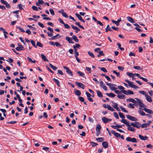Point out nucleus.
Returning <instances> with one entry per match:
<instances>
[{"label":"nucleus","instance_id":"nucleus-63","mask_svg":"<svg viewBox=\"0 0 153 153\" xmlns=\"http://www.w3.org/2000/svg\"><path fill=\"white\" fill-rule=\"evenodd\" d=\"M129 55L130 56H135V53H133L132 52H130L129 53Z\"/></svg>","mask_w":153,"mask_h":153},{"label":"nucleus","instance_id":"nucleus-43","mask_svg":"<svg viewBox=\"0 0 153 153\" xmlns=\"http://www.w3.org/2000/svg\"><path fill=\"white\" fill-rule=\"evenodd\" d=\"M75 15L77 16L79 19L81 20L82 19L81 16L77 13H76Z\"/></svg>","mask_w":153,"mask_h":153},{"label":"nucleus","instance_id":"nucleus-52","mask_svg":"<svg viewBox=\"0 0 153 153\" xmlns=\"http://www.w3.org/2000/svg\"><path fill=\"white\" fill-rule=\"evenodd\" d=\"M115 134L114 136L117 138H120L121 136V134L118 133H116Z\"/></svg>","mask_w":153,"mask_h":153},{"label":"nucleus","instance_id":"nucleus-48","mask_svg":"<svg viewBox=\"0 0 153 153\" xmlns=\"http://www.w3.org/2000/svg\"><path fill=\"white\" fill-rule=\"evenodd\" d=\"M99 68H100L101 70L104 72H107V70L104 67Z\"/></svg>","mask_w":153,"mask_h":153},{"label":"nucleus","instance_id":"nucleus-30","mask_svg":"<svg viewBox=\"0 0 153 153\" xmlns=\"http://www.w3.org/2000/svg\"><path fill=\"white\" fill-rule=\"evenodd\" d=\"M125 95L123 94H122L121 95H117V97L118 98L122 99H124L125 98Z\"/></svg>","mask_w":153,"mask_h":153},{"label":"nucleus","instance_id":"nucleus-56","mask_svg":"<svg viewBox=\"0 0 153 153\" xmlns=\"http://www.w3.org/2000/svg\"><path fill=\"white\" fill-rule=\"evenodd\" d=\"M134 100V99L133 98H130L128 99H127L126 100V101L127 102H133Z\"/></svg>","mask_w":153,"mask_h":153},{"label":"nucleus","instance_id":"nucleus-38","mask_svg":"<svg viewBox=\"0 0 153 153\" xmlns=\"http://www.w3.org/2000/svg\"><path fill=\"white\" fill-rule=\"evenodd\" d=\"M115 86H112L111 85L109 87L110 89L112 91H114L116 90L117 89V88L116 87H114Z\"/></svg>","mask_w":153,"mask_h":153},{"label":"nucleus","instance_id":"nucleus-42","mask_svg":"<svg viewBox=\"0 0 153 153\" xmlns=\"http://www.w3.org/2000/svg\"><path fill=\"white\" fill-rule=\"evenodd\" d=\"M119 114L120 117L123 118V119H124L125 118V116L122 113L119 112Z\"/></svg>","mask_w":153,"mask_h":153},{"label":"nucleus","instance_id":"nucleus-44","mask_svg":"<svg viewBox=\"0 0 153 153\" xmlns=\"http://www.w3.org/2000/svg\"><path fill=\"white\" fill-rule=\"evenodd\" d=\"M88 54L91 57H92L93 58L95 57V56L94 55V54L93 53L91 52L90 51H88Z\"/></svg>","mask_w":153,"mask_h":153},{"label":"nucleus","instance_id":"nucleus-51","mask_svg":"<svg viewBox=\"0 0 153 153\" xmlns=\"http://www.w3.org/2000/svg\"><path fill=\"white\" fill-rule=\"evenodd\" d=\"M27 59H28V60L30 62L33 63H35V60H32V59L31 58H30V57H27Z\"/></svg>","mask_w":153,"mask_h":153},{"label":"nucleus","instance_id":"nucleus-8","mask_svg":"<svg viewBox=\"0 0 153 153\" xmlns=\"http://www.w3.org/2000/svg\"><path fill=\"white\" fill-rule=\"evenodd\" d=\"M137 101L138 102V104L141 107H144L145 105L141 101V100L139 99L135 98Z\"/></svg>","mask_w":153,"mask_h":153},{"label":"nucleus","instance_id":"nucleus-28","mask_svg":"<svg viewBox=\"0 0 153 153\" xmlns=\"http://www.w3.org/2000/svg\"><path fill=\"white\" fill-rule=\"evenodd\" d=\"M96 140L99 142H102L104 140V139L103 137H102L97 138L96 139Z\"/></svg>","mask_w":153,"mask_h":153},{"label":"nucleus","instance_id":"nucleus-33","mask_svg":"<svg viewBox=\"0 0 153 153\" xmlns=\"http://www.w3.org/2000/svg\"><path fill=\"white\" fill-rule=\"evenodd\" d=\"M75 24L76 25H77L80 28L83 29H84V27L80 25V23L79 22H76L75 23Z\"/></svg>","mask_w":153,"mask_h":153},{"label":"nucleus","instance_id":"nucleus-35","mask_svg":"<svg viewBox=\"0 0 153 153\" xmlns=\"http://www.w3.org/2000/svg\"><path fill=\"white\" fill-rule=\"evenodd\" d=\"M75 93L76 95L77 96H80L81 94L80 91L78 90H76L75 91Z\"/></svg>","mask_w":153,"mask_h":153},{"label":"nucleus","instance_id":"nucleus-4","mask_svg":"<svg viewBox=\"0 0 153 153\" xmlns=\"http://www.w3.org/2000/svg\"><path fill=\"white\" fill-rule=\"evenodd\" d=\"M63 68L64 69L66 70V72L68 74L70 75L72 77L73 76V74L72 71L68 67L64 66Z\"/></svg>","mask_w":153,"mask_h":153},{"label":"nucleus","instance_id":"nucleus-36","mask_svg":"<svg viewBox=\"0 0 153 153\" xmlns=\"http://www.w3.org/2000/svg\"><path fill=\"white\" fill-rule=\"evenodd\" d=\"M138 112L139 114H140L142 116H143L145 115H146V114L145 112L140 110L138 111Z\"/></svg>","mask_w":153,"mask_h":153},{"label":"nucleus","instance_id":"nucleus-22","mask_svg":"<svg viewBox=\"0 0 153 153\" xmlns=\"http://www.w3.org/2000/svg\"><path fill=\"white\" fill-rule=\"evenodd\" d=\"M41 16L43 17V19L44 20H51V19L49 18L46 17L47 16L45 14H43L41 15Z\"/></svg>","mask_w":153,"mask_h":153},{"label":"nucleus","instance_id":"nucleus-13","mask_svg":"<svg viewBox=\"0 0 153 153\" xmlns=\"http://www.w3.org/2000/svg\"><path fill=\"white\" fill-rule=\"evenodd\" d=\"M139 137L141 140H147L148 139V137L146 136H143L141 135H139Z\"/></svg>","mask_w":153,"mask_h":153},{"label":"nucleus","instance_id":"nucleus-59","mask_svg":"<svg viewBox=\"0 0 153 153\" xmlns=\"http://www.w3.org/2000/svg\"><path fill=\"white\" fill-rule=\"evenodd\" d=\"M120 90H123L124 89V88L122 86L119 85L117 87Z\"/></svg>","mask_w":153,"mask_h":153},{"label":"nucleus","instance_id":"nucleus-18","mask_svg":"<svg viewBox=\"0 0 153 153\" xmlns=\"http://www.w3.org/2000/svg\"><path fill=\"white\" fill-rule=\"evenodd\" d=\"M16 49L17 51H20L23 50H24V48L23 46H22V45H19V46L18 47H17L16 48Z\"/></svg>","mask_w":153,"mask_h":153},{"label":"nucleus","instance_id":"nucleus-58","mask_svg":"<svg viewBox=\"0 0 153 153\" xmlns=\"http://www.w3.org/2000/svg\"><path fill=\"white\" fill-rule=\"evenodd\" d=\"M49 11H50L51 13L52 14V15H54V11L53 9H49Z\"/></svg>","mask_w":153,"mask_h":153},{"label":"nucleus","instance_id":"nucleus-45","mask_svg":"<svg viewBox=\"0 0 153 153\" xmlns=\"http://www.w3.org/2000/svg\"><path fill=\"white\" fill-rule=\"evenodd\" d=\"M133 68L139 70H140L143 69L142 68H141L139 66H134L133 67Z\"/></svg>","mask_w":153,"mask_h":153},{"label":"nucleus","instance_id":"nucleus-34","mask_svg":"<svg viewBox=\"0 0 153 153\" xmlns=\"http://www.w3.org/2000/svg\"><path fill=\"white\" fill-rule=\"evenodd\" d=\"M49 65L54 70H56L57 69V68L56 67L53 66L51 63H49Z\"/></svg>","mask_w":153,"mask_h":153},{"label":"nucleus","instance_id":"nucleus-53","mask_svg":"<svg viewBox=\"0 0 153 153\" xmlns=\"http://www.w3.org/2000/svg\"><path fill=\"white\" fill-rule=\"evenodd\" d=\"M28 19L29 20H30V21L34 20V21H35L36 22H37L38 21V19H34L33 18H28Z\"/></svg>","mask_w":153,"mask_h":153},{"label":"nucleus","instance_id":"nucleus-64","mask_svg":"<svg viewBox=\"0 0 153 153\" xmlns=\"http://www.w3.org/2000/svg\"><path fill=\"white\" fill-rule=\"evenodd\" d=\"M117 68L119 70L121 71H123L124 69L123 67L119 66H118Z\"/></svg>","mask_w":153,"mask_h":153},{"label":"nucleus","instance_id":"nucleus-54","mask_svg":"<svg viewBox=\"0 0 153 153\" xmlns=\"http://www.w3.org/2000/svg\"><path fill=\"white\" fill-rule=\"evenodd\" d=\"M65 27L66 29H70V26L67 24L65 23L64 24Z\"/></svg>","mask_w":153,"mask_h":153},{"label":"nucleus","instance_id":"nucleus-3","mask_svg":"<svg viewBox=\"0 0 153 153\" xmlns=\"http://www.w3.org/2000/svg\"><path fill=\"white\" fill-rule=\"evenodd\" d=\"M125 81L128 83L129 85L131 87L135 89H138L139 88V87L138 86L134 84L133 82H131L127 79H126Z\"/></svg>","mask_w":153,"mask_h":153},{"label":"nucleus","instance_id":"nucleus-26","mask_svg":"<svg viewBox=\"0 0 153 153\" xmlns=\"http://www.w3.org/2000/svg\"><path fill=\"white\" fill-rule=\"evenodd\" d=\"M98 96L100 97H102L103 95L101 92L97 90L96 91Z\"/></svg>","mask_w":153,"mask_h":153},{"label":"nucleus","instance_id":"nucleus-2","mask_svg":"<svg viewBox=\"0 0 153 153\" xmlns=\"http://www.w3.org/2000/svg\"><path fill=\"white\" fill-rule=\"evenodd\" d=\"M121 122L126 125V126L127 127V129L128 131L132 132L135 131V129L133 127L131 126V125H130L128 122L126 120L122 119L121 120Z\"/></svg>","mask_w":153,"mask_h":153},{"label":"nucleus","instance_id":"nucleus-11","mask_svg":"<svg viewBox=\"0 0 153 153\" xmlns=\"http://www.w3.org/2000/svg\"><path fill=\"white\" fill-rule=\"evenodd\" d=\"M76 83L78 87H80L83 89H84L85 86L83 84L78 82H76Z\"/></svg>","mask_w":153,"mask_h":153},{"label":"nucleus","instance_id":"nucleus-61","mask_svg":"<svg viewBox=\"0 0 153 153\" xmlns=\"http://www.w3.org/2000/svg\"><path fill=\"white\" fill-rule=\"evenodd\" d=\"M32 8L34 10L37 11L38 10L37 7L36 6H32Z\"/></svg>","mask_w":153,"mask_h":153},{"label":"nucleus","instance_id":"nucleus-49","mask_svg":"<svg viewBox=\"0 0 153 153\" xmlns=\"http://www.w3.org/2000/svg\"><path fill=\"white\" fill-rule=\"evenodd\" d=\"M113 114L114 116L117 119H118L119 118L118 114L117 112H114L113 113Z\"/></svg>","mask_w":153,"mask_h":153},{"label":"nucleus","instance_id":"nucleus-25","mask_svg":"<svg viewBox=\"0 0 153 153\" xmlns=\"http://www.w3.org/2000/svg\"><path fill=\"white\" fill-rule=\"evenodd\" d=\"M106 94L108 97H114L116 96L115 94L112 93H111L109 94L107 93Z\"/></svg>","mask_w":153,"mask_h":153},{"label":"nucleus","instance_id":"nucleus-21","mask_svg":"<svg viewBox=\"0 0 153 153\" xmlns=\"http://www.w3.org/2000/svg\"><path fill=\"white\" fill-rule=\"evenodd\" d=\"M111 127L115 129H117V128H121L122 127V126L117 124L116 126L111 125Z\"/></svg>","mask_w":153,"mask_h":153},{"label":"nucleus","instance_id":"nucleus-17","mask_svg":"<svg viewBox=\"0 0 153 153\" xmlns=\"http://www.w3.org/2000/svg\"><path fill=\"white\" fill-rule=\"evenodd\" d=\"M61 36L59 34H57L55 36L52 37L50 39H49L54 40L55 39H56L58 38H59Z\"/></svg>","mask_w":153,"mask_h":153},{"label":"nucleus","instance_id":"nucleus-41","mask_svg":"<svg viewBox=\"0 0 153 153\" xmlns=\"http://www.w3.org/2000/svg\"><path fill=\"white\" fill-rule=\"evenodd\" d=\"M77 73L81 76L84 77V74L80 71H78Z\"/></svg>","mask_w":153,"mask_h":153},{"label":"nucleus","instance_id":"nucleus-31","mask_svg":"<svg viewBox=\"0 0 153 153\" xmlns=\"http://www.w3.org/2000/svg\"><path fill=\"white\" fill-rule=\"evenodd\" d=\"M126 74L129 76L130 77L133 78V77L134 76V74L131 73H130L128 72H126Z\"/></svg>","mask_w":153,"mask_h":153},{"label":"nucleus","instance_id":"nucleus-32","mask_svg":"<svg viewBox=\"0 0 153 153\" xmlns=\"http://www.w3.org/2000/svg\"><path fill=\"white\" fill-rule=\"evenodd\" d=\"M139 92L140 94H142L143 95H145V97L148 94L147 93L144 91H139Z\"/></svg>","mask_w":153,"mask_h":153},{"label":"nucleus","instance_id":"nucleus-50","mask_svg":"<svg viewBox=\"0 0 153 153\" xmlns=\"http://www.w3.org/2000/svg\"><path fill=\"white\" fill-rule=\"evenodd\" d=\"M79 99L82 102H84L85 100L82 97H79Z\"/></svg>","mask_w":153,"mask_h":153},{"label":"nucleus","instance_id":"nucleus-5","mask_svg":"<svg viewBox=\"0 0 153 153\" xmlns=\"http://www.w3.org/2000/svg\"><path fill=\"white\" fill-rule=\"evenodd\" d=\"M126 140L128 142H131L133 143H137V141L136 138H131L130 137H128L126 139Z\"/></svg>","mask_w":153,"mask_h":153},{"label":"nucleus","instance_id":"nucleus-47","mask_svg":"<svg viewBox=\"0 0 153 153\" xmlns=\"http://www.w3.org/2000/svg\"><path fill=\"white\" fill-rule=\"evenodd\" d=\"M42 149L45 150L46 151L50 152V149L49 148L47 147H44L42 148Z\"/></svg>","mask_w":153,"mask_h":153},{"label":"nucleus","instance_id":"nucleus-14","mask_svg":"<svg viewBox=\"0 0 153 153\" xmlns=\"http://www.w3.org/2000/svg\"><path fill=\"white\" fill-rule=\"evenodd\" d=\"M143 110L144 111L146 112L149 114H152L153 113V111L152 110L146 108H144L143 109Z\"/></svg>","mask_w":153,"mask_h":153},{"label":"nucleus","instance_id":"nucleus-46","mask_svg":"<svg viewBox=\"0 0 153 153\" xmlns=\"http://www.w3.org/2000/svg\"><path fill=\"white\" fill-rule=\"evenodd\" d=\"M62 16L65 18H68V16L65 12H62Z\"/></svg>","mask_w":153,"mask_h":153},{"label":"nucleus","instance_id":"nucleus-10","mask_svg":"<svg viewBox=\"0 0 153 153\" xmlns=\"http://www.w3.org/2000/svg\"><path fill=\"white\" fill-rule=\"evenodd\" d=\"M121 18H120L119 19H118L117 21H115L113 20H111L112 22L115 24L117 26L119 25V22L121 21Z\"/></svg>","mask_w":153,"mask_h":153},{"label":"nucleus","instance_id":"nucleus-23","mask_svg":"<svg viewBox=\"0 0 153 153\" xmlns=\"http://www.w3.org/2000/svg\"><path fill=\"white\" fill-rule=\"evenodd\" d=\"M147 100L149 102H152V101L151 97L147 94L146 97Z\"/></svg>","mask_w":153,"mask_h":153},{"label":"nucleus","instance_id":"nucleus-27","mask_svg":"<svg viewBox=\"0 0 153 153\" xmlns=\"http://www.w3.org/2000/svg\"><path fill=\"white\" fill-rule=\"evenodd\" d=\"M107 108L108 110H109L111 111H115V110L112 108L109 105H107Z\"/></svg>","mask_w":153,"mask_h":153},{"label":"nucleus","instance_id":"nucleus-16","mask_svg":"<svg viewBox=\"0 0 153 153\" xmlns=\"http://www.w3.org/2000/svg\"><path fill=\"white\" fill-rule=\"evenodd\" d=\"M41 56L42 59L44 61L47 62L49 61V60L46 58V56L43 54H41Z\"/></svg>","mask_w":153,"mask_h":153},{"label":"nucleus","instance_id":"nucleus-20","mask_svg":"<svg viewBox=\"0 0 153 153\" xmlns=\"http://www.w3.org/2000/svg\"><path fill=\"white\" fill-rule=\"evenodd\" d=\"M52 80L56 83L58 87H59L60 86V82L58 80L56 79L55 78H53Z\"/></svg>","mask_w":153,"mask_h":153},{"label":"nucleus","instance_id":"nucleus-37","mask_svg":"<svg viewBox=\"0 0 153 153\" xmlns=\"http://www.w3.org/2000/svg\"><path fill=\"white\" fill-rule=\"evenodd\" d=\"M127 107L131 108H134V104H132L131 103H129Z\"/></svg>","mask_w":153,"mask_h":153},{"label":"nucleus","instance_id":"nucleus-1","mask_svg":"<svg viewBox=\"0 0 153 153\" xmlns=\"http://www.w3.org/2000/svg\"><path fill=\"white\" fill-rule=\"evenodd\" d=\"M131 126L137 128H139L140 126L142 128H146L149 126V124L144 123L141 124V123L138 122H135L134 123H131Z\"/></svg>","mask_w":153,"mask_h":153},{"label":"nucleus","instance_id":"nucleus-57","mask_svg":"<svg viewBox=\"0 0 153 153\" xmlns=\"http://www.w3.org/2000/svg\"><path fill=\"white\" fill-rule=\"evenodd\" d=\"M112 102L114 104L113 106L114 108L116 109L117 107H118V105L116 103H114L113 102Z\"/></svg>","mask_w":153,"mask_h":153},{"label":"nucleus","instance_id":"nucleus-9","mask_svg":"<svg viewBox=\"0 0 153 153\" xmlns=\"http://www.w3.org/2000/svg\"><path fill=\"white\" fill-rule=\"evenodd\" d=\"M102 120V121L105 123H107L112 120L111 119H108L105 117H103Z\"/></svg>","mask_w":153,"mask_h":153},{"label":"nucleus","instance_id":"nucleus-15","mask_svg":"<svg viewBox=\"0 0 153 153\" xmlns=\"http://www.w3.org/2000/svg\"><path fill=\"white\" fill-rule=\"evenodd\" d=\"M71 26L72 27V28L74 30H75V32L76 33H77L78 31H80V30L79 28L77 27H76L74 26L73 25H71Z\"/></svg>","mask_w":153,"mask_h":153},{"label":"nucleus","instance_id":"nucleus-60","mask_svg":"<svg viewBox=\"0 0 153 153\" xmlns=\"http://www.w3.org/2000/svg\"><path fill=\"white\" fill-rule=\"evenodd\" d=\"M100 56H104L105 54L104 53L103 51H100L98 52Z\"/></svg>","mask_w":153,"mask_h":153},{"label":"nucleus","instance_id":"nucleus-7","mask_svg":"<svg viewBox=\"0 0 153 153\" xmlns=\"http://www.w3.org/2000/svg\"><path fill=\"white\" fill-rule=\"evenodd\" d=\"M101 128V126L100 124H98L96 128V134L97 136H99L100 133V129Z\"/></svg>","mask_w":153,"mask_h":153},{"label":"nucleus","instance_id":"nucleus-40","mask_svg":"<svg viewBox=\"0 0 153 153\" xmlns=\"http://www.w3.org/2000/svg\"><path fill=\"white\" fill-rule=\"evenodd\" d=\"M120 109H121V110L125 112H126V113H127L128 112V111L126 110L125 108H123V107L122 106H120Z\"/></svg>","mask_w":153,"mask_h":153},{"label":"nucleus","instance_id":"nucleus-19","mask_svg":"<svg viewBox=\"0 0 153 153\" xmlns=\"http://www.w3.org/2000/svg\"><path fill=\"white\" fill-rule=\"evenodd\" d=\"M127 19L129 22L131 23H134L135 22V21L133 18L130 16H127Z\"/></svg>","mask_w":153,"mask_h":153},{"label":"nucleus","instance_id":"nucleus-55","mask_svg":"<svg viewBox=\"0 0 153 153\" xmlns=\"http://www.w3.org/2000/svg\"><path fill=\"white\" fill-rule=\"evenodd\" d=\"M3 32L4 33V36L5 38H7L8 37V36L7 35V34H8V33L7 31H4Z\"/></svg>","mask_w":153,"mask_h":153},{"label":"nucleus","instance_id":"nucleus-62","mask_svg":"<svg viewBox=\"0 0 153 153\" xmlns=\"http://www.w3.org/2000/svg\"><path fill=\"white\" fill-rule=\"evenodd\" d=\"M55 45H56L57 47H60L61 46V45L57 42H55Z\"/></svg>","mask_w":153,"mask_h":153},{"label":"nucleus","instance_id":"nucleus-12","mask_svg":"<svg viewBox=\"0 0 153 153\" xmlns=\"http://www.w3.org/2000/svg\"><path fill=\"white\" fill-rule=\"evenodd\" d=\"M65 39L67 41H68L69 43H72L74 44V42L72 41V39L70 38L68 36H66Z\"/></svg>","mask_w":153,"mask_h":153},{"label":"nucleus","instance_id":"nucleus-39","mask_svg":"<svg viewBox=\"0 0 153 153\" xmlns=\"http://www.w3.org/2000/svg\"><path fill=\"white\" fill-rule=\"evenodd\" d=\"M113 73L115 74L118 77H120V74L119 72H117L115 70H114L113 71Z\"/></svg>","mask_w":153,"mask_h":153},{"label":"nucleus","instance_id":"nucleus-29","mask_svg":"<svg viewBox=\"0 0 153 153\" xmlns=\"http://www.w3.org/2000/svg\"><path fill=\"white\" fill-rule=\"evenodd\" d=\"M72 39L74 41L76 42H79V40L77 39V37L75 35H73L72 36Z\"/></svg>","mask_w":153,"mask_h":153},{"label":"nucleus","instance_id":"nucleus-24","mask_svg":"<svg viewBox=\"0 0 153 153\" xmlns=\"http://www.w3.org/2000/svg\"><path fill=\"white\" fill-rule=\"evenodd\" d=\"M102 146L105 148H107L108 146V144L107 142H104L102 143Z\"/></svg>","mask_w":153,"mask_h":153},{"label":"nucleus","instance_id":"nucleus-6","mask_svg":"<svg viewBox=\"0 0 153 153\" xmlns=\"http://www.w3.org/2000/svg\"><path fill=\"white\" fill-rule=\"evenodd\" d=\"M126 117L129 120L133 121H138L137 118L135 117H134L131 116L130 115H127Z\"/></svg>","mask_w":153,"mask_h":153}]
</instances>
